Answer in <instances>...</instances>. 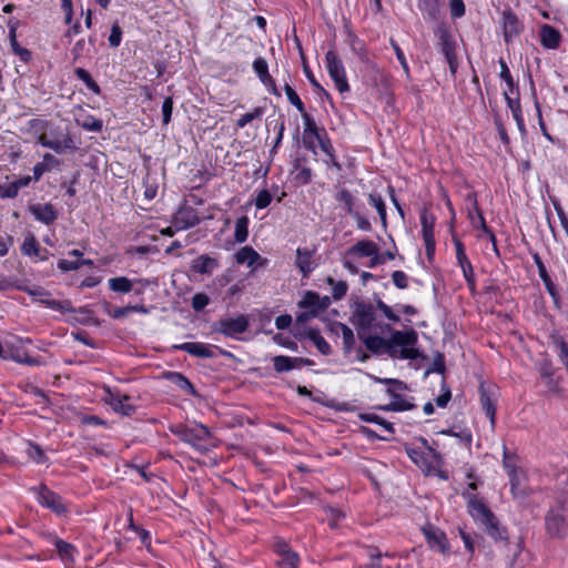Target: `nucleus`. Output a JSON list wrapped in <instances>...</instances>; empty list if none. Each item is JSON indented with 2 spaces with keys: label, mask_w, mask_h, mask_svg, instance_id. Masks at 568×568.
Wrapping results in <instances>:
<instances>
[{
  "label": "nucleus",
  "mask_w": 568,
  "mask_h": 568,
  "mask_svg": "<svg viewBox=\"0 0 568 568\" xmlns=\"http://www.w3.org/2000/svg\"><path fill=\"white\" fill-rule=\"evenodd\" d=\"M302 114V118H303V122H304V134H305V140L312 135L314 136L315 139H317V135H322L323 132L320 131V129L317 128L314 119L308 114L306 113L305 111Z\"/></svg>",
  "instance_id": "40"
},
{
  "label": "nucleus",
  "mask_w": 568,
  "mask_h": 568,
  "mask_svg": "<svg viewBox=\"0 0 568 568\" xmlns=\"http://www.w3.org/2000/svg\"><path fill=\"white\" fill-rule=\"evenodd\" d=\"M435 216L427 210L424 209L420 213V224L423 237L434 236Z\"/></svg>",
  "instance_id": "32"
},
{
  "label": "nucleus",
  "mask_w": 568,
  "mask_h": 568,
  "mask_svg": "<svg viewBox=\"0 0 568 568\" xmlns=\"http://www.w3.org/2000/svg\"><path fill=\"white\" fill-rule=\"evenodd\" d=\"M501 27L504 31V39L506 43L513 41L514 38L518 37L524 30L523 23L519 21L517 16L510 10H504L501 13Z\"/></svg>",
  "instance_id": "12"
},
{
  "label": "nucleus",
  "mask_w": 568,
  "mask_h": 568,
  "mask_svg": "<svg viewBox=\"0 0 568 568\" xmlns=\"http://www.w3.org/2000/svg\"><path fill=\"white\" fill-rule=\"evenodd\" d=\"M326 68L329 77L335 83L336 89L339 93H345L349 91V85L346 79V73L344 69V64L338 55L329 50L325 55Z\"/></svg>",
  "instance_id": "9"
},
{
  "label": "nucleus",
  "mask_w": 568,
  "mask_h": 568,
  "mask_svg": "<svg viewBox=\"0 0 568 568\" xmlns=\"http://www.w3.org/2000/svg\"><path fill=\"white\" fill-rule=\"evenodd\" d=\"M367 333L368 332H361V334H357L366 348L374 354H378L382 349H385L392 357L396 356L395 346L416 345L418 339V335L414 329L406 332L394 331L389 339H385L378 335H368Z\"/></svg>",
  "instance_id": "1"
},
{
  "label": "nucleus",
  "mask_w": 568,
  "mask_h": 568,
  "mask_svg": "<svg viewBox=\"0 0 568 568\" xmlns=\"http://www.w3.org/2000/svg\"><path fill=\"white\" fill-rule=\"evenodd\" d=\"M480 403L486 416L490 419L491 424L494 425L496 407L490 397L484 390H481L480 394Z\"/></svg>",
  "instance_id": "46"
},
{
  "label": "nucleus",
  "mask_w": 568,
  "mask_h": 568,
  "mask_svg": "<svg viewBox=\"0 0 568 568\" xmlns=\"http://www.w3.org/2000/svg\"><path fill=\"white\" fill-rule=\"evenodd\" d=\"M250 327V321L245 315H239L234 318H222L212 326L213 332L223 334L230 338H239V335L245 333Z\"/></svg>",
  "instance_id": "7"
},
{
  "label": "nucleus",
  "mask_w": 568,
  "mask_h": 568,
  "mask_svg": "<svg viewBox=\"0 0 568 568\" xmlns=\"http://www.w3.org/2000/svg\"><path fill=\"white\" fill-rule=\"evenodd\" d=\"M253 70L263 84H272V75L268 72V64L264 58L254 60Z\"/></svg>",
  "instance_id": "31"
},
{
  "label": "nucleus",
  "mask_w": 568,
  "mask_h": 568,
  "mask_svg": "<svg viewBox=\"0 0 568 568\" xmlns=\"http://www.w3.org/2000/svg\"><path fill=\"white\" fill-rule=\"evenodd\" d=\"M273 366L277 373H284L296 368L294 357L277 355L273 358Z\"/></svg>",
  "instance_id": "37"
},
{
  "label": "nucleus",
  "mask_w": 568,
  "mask_h": 568,
  "mask_svg": "<svg viewBox=\"0 0 568 568\" xmlns=\"http://www.w3.org/2000/svg\"><path fill=\"white\" fill-rule=\"evenodd\" d=\"M357 53L362 62L365 63L367 70H369L374 74V81H377V75L379 74L377 65L368 58L366 51L363 50V48H359Z\"/></svg>",
  "instance_id": "55"
},
{
  "label": "nucleus",
  "mask_w": 568,
  "mask_h": 568,
  "mask_svg": "<svg viewBox=\"0 0 568 568\" xmlns=\"http://www.w3.org/2000/svg\"><path fill=\"white\" fill-rule=\"evenodd\" d=\"M331 305L328 296H321L318 293L307 291L303 298L298 302V307L307 308L308 311H316V316L320 312L325 311Z\"/></svg>",
  "instance_id": "14"
},
{
  "label": "nucleus",
  "mask_w": 568,
  "mask_h": 568,
  "mask_svg": "<svg viewBox=\"0 0 568 568\" xmlns=\"http://www.w3.org/2000/svg\"><path fill=\"white\" fill-rule=\"evenodd\" d=\"M388 392L393 395V400L390 404L385 406L384 409L402 412V410H409L414 407V405L409 404L402 396L393 394L390 390H388Z\"/></svg>",
  "instance_id": "43"
},
{
  "label": "nucleus",
  "mask_w": 568,
  "mask_h": 568,
  "mask_svg": "<svg viewBox=\"0 0 568 568\" xmlns=\"http://www.w3.org/2000/svg\"><path fill=\"white\" fill-rule=\"evenodd\" d=\"M368 202L376 209L383 226L386 227V224H387L386 205H385L383 197L377 193H371L368 195Z\"/></svg>",
  "instance_id": "35"
},
{
  "label": "nucleus",
  "mask_w": 568,
  "mask_h": 568,
  "mask_svg": "<svg viewBox=\"0 0 568 568\" xmlns=\"http://www.w3.org/2000/svg\"><path fill=\"white\" fill-rule=\"evenodd\" d=\"M503 466H504V469L505 471L507 473L508 477L509 476H513L514 474L518 473L519 470L517 469V465H516V457L514 456H510L508 453H507V448L506 446H504V460H503Z\"/></svg>",
  "instance_id": "50"
},
{
  "label": "nucleus",
  "mask_w": 568,
  "mask_h": 568,
  "mask_svg": "<svg viewBox=\"0 0 568 568\" xmlns=\"http://www.w3.org/2000/svg\"><path fill=\"white\" fill-rule=\"evenodd\" d=\"M436 34L438 37L439 50L446 58L450 73L455 75L458 68V61L455 52L456 44L453 36L446 29H439Z\"/></svg>",
  "instance_id": "10"
},
{
  "label": "nucleus",
  "mask_w": 568,
  "mask_h": 568,
  "mask_svg": "<svg viewBox=\"0 0 568 568\" xmlns=\"http://www.w3.org/2000/svg\"><path fill=\"white\" fill-rule=\"evenodd\" d=\"M108 397L106 403L115 410L124 416H131L135 412V407L126 402L130 399L128 395H122L118 392H112L106 388Z\"/></svg>",
  "instance_id": "15"
},
{
  "label": "nucleus",
  "mask_w": 568,
  "mask_h": 568,
  "mask_svg": "<svg viewBox=\"0 0 568 568\" xmlns=\"http://www.w3.org/2000/svg\"><path fill=\"white\" fill-rule=\"evenodd\" d=\"M29 211L39 222L50 225L58 219V212L50 203L30 205Z\"/></svg>",
  "instance_id": "18"
},
{
  "label": "nucleus",
  "mask_w": 568,
  "mask_h": 568,
  "mask_svg": "<svg viewBox=\"0 0 568 568\" xmlns=\"http://www.w3.org/2000/svg\"><path fill=\"white\" fill-rule=\"evenodd\" d=\"M108 284L111 291L118 293H129L132 290V282L125 276L112 277Z\"/></svg>",
  "instance_id": "33"
},
{
  "label": "nucleus",
  "mask_w": 568,
  "mask_h": 568,
  "mask_svg": "<svg viewBox=\"0 0 568 568\" xmlns=\"http://www.w3.org/2000/svg\"><path fill=\"white\" fill-rule=\"evenodd\" d=\"M54 545L61 560H63L65 564L73 562L77 549L72 544H69L62 539H57Z\"/></svg>",
  "instance_id": "29"
},
{
  "label": "nucleus",
  "mask_w": 568,
  "mask_h": 568,
  "mask_svg": "<svg viewBox=\"0 0 568 568\" xmlns=\"http://www.w3.org/2000/svg\"><path fill=\"white\" fill-rule=\"evenodd\" d=\"M166 378L181 388L182 390L186 392L187 394L192 396H196V390L193 386V384L182 374L178 372H170L166 374Z\"/></svg>",
  "instance_id": "26"
},
{
  "label": "nucleus",
  "mask_w": 568,
  "mask_h": 568,
  "mask_svg": "<svg viewBox=\"0 0 568 568\" xmlns=\"http://www.w3.org/2000/svg\"><path fill=\"white\" fill-rule=\"evenodd\" d=\"M375 306L365 301H356L352 306L351 322L355 326L357 334L369 332L376 320Z\"/></svg>",
  "instance_id": "6"
},
{
  "label": "nucleus",
  "mask_w": 568,
  "mask_h": 568,
  "mask_svg": "<svg viewBox=\"0 0 568 568\" xmlns=\"http://www.w3.org/2000/svg\"><path fill=\"white\" fill-rule=\"evenodd\" d=\"M284 91L286 93V97L288 99V101L301 112L303 113L305 108H304V103L302 102V100L300 99V97L297 95V93L295 92V90L288 84L286 83L284 85Z\"/></svg>",
  "instance_id": "48"
},
{
  "label": "nucleus",
  "mask_w": 568,
  "mask_h": 568,
  "mask_svg": "<svg viewBox=\"0 0 568 568\" xmlns=\"http://www.w3.org/2000/svg\"><path fill=\"white\" fill-rule=\"evenodd\" d=\"M74 74L77 75L78 79H80L81 81H83L87 85V88L89 90H91L92 92L99 94L100 93V87L99 84L92 79V77L90 75V73L82 69V68H77L74 70Z\"/></svg>",
  "instance_id": "42"
},
{
  "label": "nucleus",
  "mask_w": 568,
  "mask_h": 568,
  "mask_svg": "<svg viewBox=\"0 0 568 568\" xmlns=\"http://www.w3.org/2000/svg\"><path fill=\"white\" fill-rule=\"evenodd\" d=\"M210 303V298L206 294L204 293H196L193 297H192V307L194 308V311L196 312H200L202 311L205 306H207Z\"/></svg>",
  "instance_id": "59"
},
{
  "label": "nucleus",
  "mask_w": 568,
  "mask_h": 568,
  "mask_svg": "<svg viewBox=\"0 0 568 568\" xmlns=\"http://www.w3.org/2000/svg\"><path fill=\"white\" fill-rule=\"evenodd\" d=\"M356 223L357 229L364 232H369L372 230L371 222L361 213L359 210L355 211L349 215Z\"/></svg>",
  "instance_id": "54"
},
{
  "label": "nucleus",
  "mask_w": 568,
  "mask_h": 568,
  "mask_svg": "<svg viewBox=\"0 0 568 568\" xmlns=\"http://www.w3.org/2000/svg\"><path fill=\"white\" fill-rule=\"evenodd\" d=\"M10 45H11V49H12L13 53L16 55H18L21 61L28 63L31 60V58H32L31 51L28 50L27 48H22L18 43V41L10 43Z\"/></svg>",
  "instance_id": "58"
},
{
  "label": "nucleus",
  "mask_w": 568,
  "mask_h": 568,
  "mask_svg": "<svg viewBox=\"0 0 568 568\" xmlns=\"http://www.w3.org/2000/svg\"><path fill=\"white\" fill-rule=\"evenodd\" d=\"M172 434L178 436L182 442L190 444L200 453H205L209 447L205 443L211 438L210 429L202 424L183 425L178 424L170 427Z\"/></svg>",
  "instance_id": "4"
},
{
  "label": "nucleus",
  "mask_w": 568,
  "mask_h": 568,
  "mask_svg": "<svg viewBox=\"0 0 568 568\" xmlns=\"http://www.w3.org/2000/svg\"><path fill=\"white\" fill-rule=\"evenodd\" d=\"M375 253H378V246L371 240L358 241L347 251V254H356L361 257L372 256Z\"/></svg>",
  "instance_id": "21"
},
{
  "label": "nucleus",
  "mask_w": 568,
  "mask_h": 568,
  "mask_svg": "<svg viewBox=\"0 0 568 568\" xmlns=\"http://www.w3.org/2000/svg\"><path fill=\"white\" fill-rule=\"evenodd\" d=\"M509 484L514 497H524L529 494L526 485L524 484V475L521 471H518L513 476H509Z\"/></svg>",
  "instance_id": "28"
},
{
  "label": "nucleus",
  "mask_w": 568,
  "mask_h": 568,
  "mask_svg": "<svg viewBox=\"0 0 568 568\" xmlns=\"http://www.w3.org/2000/svg\"><path fill=\"white\" fill-rule=\"evenodd\" d=\"M540 376L546 381V384L550 390L555 389L557 387L556 383L554 382V371L549 363H545L540 368Z\"/></svg>",
  "instance_id": "52"
},
{
  "label": "nucleus",
  "mask_w": 568,
  "mask_h": 568,
  "mask_svg": "<svg viewBox=\"0 0 568 568\" xmlns=\"http://www.w3.org/2000/svg\"><path fill=\"white\" fill-rule=\"evenodd\" d=\"M248 217L243 215L236 220L234 239L237 243H244L248 236Z\"/></svg>",
  "instance_id": "34"
},
{
  "label": "nucleus",
  "mask_w": 568,
  "mask_h": 568,
  "mask_svg": "<svg viewBox=\"0 0 568 568\" xmlns=\"http://www.w3.org/2000/svg\"><path fill=\"white\" fill-rule=\"evenodd\" d=\"M264 113V109L261 106L255 108L253 111L242 114L237 121L236 125L239 128H244L253 120L261 119Z\"/></svg>",
  "instance_id": "45"
},
{
  "label": "nucleus",
  "mask_w": 568,
  "mask_h": 568,
  "mask_svg": "<svg viewBox=\"0 0 568 568\" xmlns=\"http://www.w3.org/2000/svg\"><path fill=\"white\" fill-rule=\"evenodd\" d=\"M449 9L453 18H460L465 14V3L463 0H450Z\"/></svg>",
  "instance_id": "63"
},
{
  "label": "nucleus",
  "mask_w": 568,
  "mask_h": 568,
  "mask_svg": "<svg viewBox=\"0 0 568 568\" xmlns=\"http://www.w3.org/2000/svg\"><path fill=\"white\" fill-rule=\"evenodd\" d=\"M546 529L555 537H564L568 534V487L562 490L556 505L548 511Z\"/></svg>",
  "instance_id": "3"
},
{
  "label": "nucleus",
  "mask_w": 568,
  "mask_h": 568,
  "mask_svg": "<svg viewBox=\"0 0 568 568\" xmlns=\"http://www.w3.org/2000/svg\"><path fill=\"white\" fill-rule=\"evenodd\" d=\"M28 456L37 464H43L47 462V456L42 448L33 443L29 444Z\"/></svg>",
  "instance_id": "47"
},
{
  "label": "nucleus",
  "mask_w": 568,
  "mask_h": 568,
  "mask_svg": "<svg viewBox=\"0 0 568 568\" xmlns=\"http://www.w3.org/2000/svg\"><path fill=\"white\" fill-rule=\"evenodd\" d=\"M392 280L394 285L399 290H404L408 286V277L403 271L393 272Z\"/></svg>",
  "instance_id": "60"
},
{
  "label": "nucleus",
  "mask_w": 568,
  "mask_h": 568,
  "mask_svg": "<svg viewBox=\"0 0 568 568\" xmlns=\"http://www.w3.org/2000/svg\"><path fill=\"white\" fill-rule=\"evenodd\" d=\"M122 40V30L119 24H113L111 28V33L109 36V44L112 48H116L120 45Z\"/></svg>",
  "instance_id": "61"
},
{
  "label": "nucleus",
  "mask_w": 568,
  "mask_h": 568,
  "mask_svg": "<svg viewBox=\"0 0 568 568\" xmlns=\"http://www.w3.org/2000/svg\"><path fill=\"white\" fill-rule=\"evenodd\" d=\"M475 210H476V215L470 214L471 225L475 229H480L485 234H487L489 241L494 245L495 251H497L496 236H495L494 232L487 226L485 217L483 215V212L479 210L476 202H475Z\"/></svg>",
  "instance_id": "22"
},
{
  "label": "nucleus",
  "mask_w": 568,
  "mask_h": 568,
  "mask_svg": "<svg viewBox=\"0 0 568 568\" xmlns=\"http://www.w3.org/2000/svg\"><path fill=\"white\" fill-rule=\"evenodd\" d=\"M338 326L342 332L344 352L351 353V351L353 349V347L355 345L354 333H353L352 328H349L346 324L339 323Z\"/></svg>",
  "instance_id": "41"
},
{
  "label": "nucleus",
  "mask_w": 568,
  "mask_h": 568,
  "mask_svg": "<svg viewBox=\"0 0 568 568\" xmlns=\"http://www.w3.org/2000/svg\"><path fill=\"white\" fill-rule=\"evenodd\" d=\"M23 292L29 294L30 296H33L36 301L40 302L44 306L58 311L60 313H73L74 307L72 306V303L70 301H57L50 298L51 293L42 287L39 286H24L20 287Z\"/></svg>",
  "instance_id": "8"
},
{
  "label": "nucleus",
  "mask_w": 568,
  "mask_h": 568,
  "mask_svg": "<svg viewBox=\"0 0 568 568\" xmlns=\"http://www.w3.org/2000/svg\"><path fill=\"white\" fill-rule=\"evenodd\" d=\"M422 531L432 549L442 554L448 552V541L444 531L430 524L424 526Z\"/></svg>",
  "instance_id": "13"
},
{
  "label": "nucleus",
  "mask_w": 568,
  "mask_h": 568,
  "mask_svg": "<svg viewBox=\"0 0 568 568\" xmlns=\"http://www.w3.org/2000/svg\"><path fill=\"white\" fill-rule=\"evenodd\" d=\"M359 419L367 423H374L379 426H382L386 432H388L390 435L394 434V425L386 419L379 417L376 414H369V413H363L359 414Z\"/></svg>",
  "instance_id": "38"
},
{
  "label": "nucleus",
  "mask_w": 568,
  "mask_h": 568,
  "mask_svg": "<svg viewBox=\"0 0 568 568\" xmlns=\"http://www.w3.org/2000/svg\"><path fill=\"white\" fill-rule=\"evenodd\" d=\"M174 348L184 351L187 354L199 358H212L214 357L213 351L203 343L186 342L180 345H175Z\"/></svg>",
  "instance_id": "19"
},
{
  "label": "nucleus",
  "mask_w": 568,
  "mask_h": 568,
  "mask_svg": "<svg viewBox=\"0 0 568 568\" xmlns=\"http://www.w3.org/2000/svg\"><path fill=\"white\" fill-rule=\"evenodd\" d=\"M415 345H405L402 346V349L399 352V357L403 359H424L425 356L414 347Z\"/></svg>",
  "instance_id": "51"
},
{
  "label": "nucleus",
  "mask_w": 568,
  "mask_h": 568,
  "mask_svg": "<svg viewBox=\"0 0 568 568\" xmlns=\"http://www.w3.org/2000/svg\"><path fill=\"white\" fill-rule=\"evenodd\" d=\"M327 283L332 286V294L334 300L338 301L342 300L348 290V285L344 281H334L332 277L327 278Z\"/></svg>",
  "instance_id": "44"
},
{
  "label": "nucleus",
  "mask_w": 568,
  "mask_h": 568,
  "mask_svg": "<svg viewBox=\"0 0 568 568\" xmlns=\"http://www.w3.org/2000/svg\"><path fill=\"white\" fill-rule=\"evenodd\" d=\"M306 337L314 343L316 348L323 354L328 355L331 353V346L321 335L317 328H310L306 332Z\"/></svg>",
  "instance_id": "30"
},
{
  "label": "nucleus",
  "mask_w": 568,
  "mask_h": 568,
  "mask_svg": "<svg viewBox=\"0 0 568 568\" xmlns=\"http://www.w3.org/2000/svg\"><path fill=\"white\" fill-rule=\"evenodd\" d=\"M300 557L297 552L293 551L277 560L280 568H298Z\"/></svg>",
  "instance_id": "49"
},
{
  "label": "nucleus",
  "mask_w": 568,
  "mask_h": 568,
  "mask_svg": "<svg viewBox=\"0 0 568 568\" xmlns=\"http://www.w3.org/2000/svg\"><path fill=\"white\" fill-rule=\"evenodd\" d=\"M468 497V511L474 520L480 524L486 532L495 540L506 539V529L500 526L498 518L486 506V504L477 497V495H469Z\"/></svg>",
  "instance_id": "2"
},
{
  "label": "nucleus",
  "mask_w": 568,
  "mask_h": 568,
  "mask_svg": "<svg viewBox=\"0 0 568 568\" xmlns=\"http://www.w3.org/2000/svg\"><path fill=\"white\" fill-rule=\"evenodd\" d=\"M541 43L545 48L556 49L560 42L559 32L551 26L545 24L540 30Z\"/></svg>",
  "instance_id": "23"
},
{
  "label": "nucleus",
  "mask_w": 568,
  "mask_h": 568,
  "mask_svg": "<svg viewBox=\"0 0 568 568\" xmlns=\"http://www.w3.org/2000/svg\"><path fill=\"white\" fill-rule=\"evenodd\" d=\"M38 143L44 148L55 151L57 153H63L64 151H73L77 149L69 131L61 130L60 128L42 133L38 139Z\"/></svg>",
  "instance_id": "5"
},
{
  "label": "nucleus",
  "mask_w": 568,
  "mask_h": 568,
  "mask_svg": "<svg viewBox=\"0 0 568 568\" xmlns=\"http://www.w3.org/2000/svg\"><path fill=\"white\" fill-rule=\"evenodd\" d=\"M32 490L37 494L38 501L61 516L67 513V507L62 501L61 496L50 490L45 485H41L38 488H32Z\"/></svg>",
  "instance_id": "11"
},
{
  "label": "nucleus",
  "mask_w": 568,
  "mask_h": 568,
  "mask_svg": "<svg viewBox=\"0 0 568 568\" xmlns=\"http://www.w3.org/2000/svg\"><path fill=\"white\" fill-rule=\"evenodd\" d=\"M454 244H455V248H456V258H457L458 265L460 266V268L463 271L464 277L470 286H474L475 285L474 270H473L470 261L468 260V257L465 253L464 244L462 243V241L459 239H454Z\"/></svg>",
  "instance_id": "16"
},
{
  "label": "nucleus",
  "mask_w": 568,
  "mask_h": 568,
  "mask_svg": "<svg viewBox=\"0 0 568 568\" xmlns=\"http://www.w3.org/2000/svg\"><path fill=\"white\" fill-rule=\"evenodd\" d=\"M376 308H378L384 314V316L387 320H389L390 322H394V323L399 322V316L396 315L393 312V310L386 303H384L381 298L376 300Z\"/></svg>",
  "instance_id": "56"
},
{
  "label": "nucleus",
  "mask_w": 568,
  "mask_h": 568,
  "mask_svg": "<svg viewBox=\"0 0 568 568\" xmlns=\"http://www.w3.org/2000/svg\"><path fill=\"white\" fill-rule=\"evenodd\" d=\"M316 140L318 141L321 150L328 158H334V149L332 146V143H331L329 139L327 138V134H326L325 130H323V134L322 135H317Z\"/></svg>",
  "instance_id": "57"
},
{
  "label": "nucleus",
  "mask_w": 568,
  "mask_h": 568,
  "mask_svg": "<svg viewBox=\"0 0 568 568\" xmlns=\"http://www.w3.org/2000/svg\"><path fill=\"white\" fill-rule=\"evenodd\" d=\"M272 202V194L268 190H262L257 193L254 204L256 209L262 210L267 207Z\"/></svg>",
  "instance_id": "53"
},
{
  "label": "nucleus",
  "mask_w": 568,
  "mask_h": 568,
  "mask_svg": "<svg viewBox=\"0 0 568 568\" xmlns=\"http://www.w3.org/2000/svg\"><path fill=\"white\" fill-rule=\"evenodd\" d=\"M444 371H445L444 355L442 353H437L434 357L432 367L426 371V374H429L433 372L442 374V373H444Z\"/></svg>",
  "instance_id": "62"
},
{
  "label": "nucleus",
  "mask_w": 568,
  "mask_h": 568,
  "mask_svg": "<svg viewBox=\"0 0 568 568\" xmlns=\"http://www.w3.org/2000/svg\"><path fill=\"white\" fill-rule=\"evenodd\" d=\"M21 252L27 256H39L40 246L32 233H29L21 245Z\"/></svg>",
  "instance_id": "36"
},
{
  "label": "nucleus",
  "mask_w": 568,
  "mask_h": 568,
  "mask_svg": "<svg viewBox=\"0 0 568 568\" xmlns=\"http://www.w3.org/2000/svg\"><path fill=\"white\" fill-rule=\"evenodd\" d=\"M261 258L260 254L251 246H244L235 254V260L239 264H246L253 266Z\"/></svg>",
  "instance_id": "27"
},
{
  "label": "nucleus",
  "mask_w": 568,
  "mask_h": 568,
  "mask_svg": "<svg viewBox=\"0 0 568 568\" xmlns=\"http://www.w3.org/2000/svg\"><path fill=\"white\" fill-rule=\"evenodd\" d=\"M18 186L11 182L8 185L0 186V197L1 199H13L18 195Z\"/></svg>",
  "instance_id": "64"
},
{
  "label": "nucleus",
  "mask_w": 568,
  "mask_h": 568,
  "mask_svg": "<svg viewBox=\"0 0 568 568\" xmlns=\"http://www.w3.org/2000/svg\"><path fill=\"white\" fill-rule=\"evenodd\" d=\"M535 260H536V264L538 267L539 276H540L541 281L544 282L547 291L549 292V294L551 296H556L557 292H556L555 285L552 283L550 276L548 275L544 263L541 262V260L539 258L538 255L535 256Z\"/></svg>",
  "instance_id": "39"
},
{
  "label": "nucleus",
  "mask_w": 568,
  "mask_h": 568,
  "mask_svg": "<svg viewBox=\"0 0 568 568\" xmlns=\"http://www.w3.org/2000/svg\"><path fill=\"white\" fill-rule=\"evenodd\" d=\"M200 223V219L193 209L179 211L174 217V224L180 230L193 227Z\"/></svg>",
  "instance_id": "20"
},
{
  "label": "nucleus",
  "mask_w": 568,
  "mask_h": 568,
  "mask_svg": "<svg viewBox=\"0 0 568 568\" xmlns=\"http://www.w3.org/2000/svg\"><path fill=\"white\" fill-rule=\"evenodd\" d=\"M334 197L338 203L343 204V207L348 215L358 210L354 195L347 189L338 190Z\"/></svg>",
  "instance_id": "25"
},
{
  "label": "nucleus",
  "mask_w": 568,
  "mask_h": 568,
  "mask_svg": "<svg viewBox=\"0 0 568 568\" xmlns=\"http://www.w3.org/2000/svg\"><path fill=\"white\" fill-rule=\"evenodd\" d=\"M313 254L314 251L306 247H298L296 250L295 266L300 270L303 277H307L316 267L312 260Z\"/></svg>",
  "instance_id": "17"
},
{
  "label": "nucleus",
  "mask_w": 568,
  "mask_h": 568,
  "mask_svg": "<svg viewBox=\"0 0 568 568\" xmlns=\"http://www.w3.org/2000/svg\"><path fill=\"white\" fill-rule=\"evenodd\" d=\"M215 267H217L216 260L207 255H200L192 261V270L200 274H211Z\"/></svg>",
  "instance_id": "24"
}]
</instances>
